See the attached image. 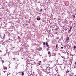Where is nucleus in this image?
Instances as JSON below:
<instances>
[{
  "instance_id": "nucleus-31",
  "label": "nucleus",
  "mask_w": 76,
  "mask_h": 76,
  "mask_svg": "<svg viewBox=\"0 0 76 76\" xmlns=\"http://www.w3.org/2000/svg\"><path fill=\"white\" fill-rule=\"evenodd\" d=\"M23 26H24V25L23 24Z\"/></svg>"
},
{
  "instance_id": "nucleus-38",
  "label": "nucleus",
  "mask_w": 76,
  "mask_h": 76,
  "mask_svg": "<svg viewBox=\"0 0 76 76\" xmlns=\"http://www.w3.org/2000/svg\"><path fill=\"white\" fill-rule=\"evenodd\" d=\"M74 76H76V75H75Z\"/></svg>"
},
{
  "instance_id": "nucleus-22",
  "label": "nucleus",
  "mask_w": 76,
  "mask_h": 76,
  "mask_svg": "<svg viewBox=\"0 0 76 76\" xmlns=\"http://www.w3.org/2000/svg\"><path fill=\"white\" fill-rule=\"evenodd\" d=\"M73 18H75V15H73Z\"/></svg>"
},
{
  "instance_id": "nucleus-24",
  "label": "nucleus",
  "mask_w": 76,
  "mask_h": 76,
  "mask_svg": "<svg viewBox=\"0 0 76 76\" xmlns=\"http://www.w3.org/2000/svg\"><path fill=\"white\" fill-rule=\"evenodd\" d=\"M13 59H14V60H15V58H13Z\"/></svg>"
},
{
  "instance_id": "nucleus-4",
  "label": "nucleus",
  "mask_w": 76,
  "mask_h": 76,
  "mask_svg": "<svg viewBox=\"0 0 76 76\" xmlns=\"http://www.w3.org/2000/svg\"><path fill=\"white\" fill-rule=\"evenodd\" d=\"M40 19H41V18H37V20H40Z\"/></svg>"
},
{
  "instance_id": "nucleus-17",
  "label": "nucleus",
  "mask_w": 76,
  "mask_h": 76,
  "mask_svg": "<svg viewBox=\"0 0 76 76\" xmlns=\"http://www.w3.org/2000/svg\"><path fill=\"white\" fill-rule=\"evenodd\" d=\"M76 46H74V49H76Z\"/></svg>"
},
{
  "instance_id": "nucleus-28",
  "label": "nucleus",
  "mask_w": 76,
  "mask_h": 76,
  "mask_svg": "<svg viewBox=\"0 0 76 76\" xmlns=\"http://www.w3.org/2000/svg\"><path fill=\"white\" fill-rule=\"evenodd\" d=\"M57 39H58V37L57 38Z\"/></svg>"
},
{
  "instance_id": "nucleus-16",
  "label": "nucleus",
  "mask_w": 76,
  "mask_h": 76,
  "mask_svg": "<svg viewBox=\"0 0 76 76\" xmlns=\"http://www.w3.org/2000/svg\"><path fill=\"white\" fill-rule=\"evenodd\" d=\"M69 72H70V71H66V73H69Z\"/></svg>"
},
{
  "instance_id": "nucleus-30",
  "label": "nucleus",
  "mask_w": 76,
  "mask_h": 76,
  "mask_svg": "<svg viewBox=\"0 0 76 76\" xmlns=\"http://www.w3.org/2000/svg\"><path fill=\"white\" fill-rule=\"evenodd\" d=\"M7 76H8V75H9L8 74H7Z\"/></svg>"
},
{
  "instance_id": "nucleus-23",
  "label": "nucleus",
  "mask_w": 76,
  "mask_h": 76,
  "mask_svg": "<svg viewBox=\"0 0 76 76\" xmlns=\"http://www.w3.org/2000/svg\"><path fill=\"white\" fill-rule=\"evenodd\" d=\"M61 49H63V47H61Z\"/></svg>"
},
{
  "instance_id": "nucleus-14",
  "label": "nucleus",
  "mask_w": 76,
  "mask_h": 76,
  "mask_svg": "<svg viewBox=\"0 0 76 76\" xmlns=\"http://www.w3.org/2000/svg\"><path fill=\"white\" fill-rule=\"evenodd\" d=\"M56 48H57V47H58V45H56Z\"/></svg>"
},
{
  "instance_id": "nucleus-37",
  "label": "nucleus",
  "mask_w": 76,
  "mask_h": 76,
  "mask_svg": "<svg viewBox=\"0 0 76 76\" xmlns=\"http://www.w3.org/2000/svg\"><path fill=\"white\" fill-rule=\"evenodd\" d=\"M40 61V62H41V61Z\"/></svg>"
},
{
  "instance_id": "nucleus-35",
  "label": "nucleus",
  "mask_w": 76,
  "mask_h": 76,
  "mask_svg": "<svg viewBox=\"0 0 76 76\" xmlns=\"http://www.w3.org/2000/svg\"><path fill=\"white\" fill-rule=\"evenodd\" d=\"M72 16H73V15H72Z\"/></svg>"
},
{
  "instance_id": "nucleus-25",
  "label": "nucleus",
  "mask_w": 76,
  "mask_h": 76,
  "mask_svg": "<svg viewBox=\"0 0 76 76\" xmlns=\"http://www.w3.org/2000/svg\"><path fill=\"white\" fill-rule=\"evenodd\" d=\"M38 64H39V65H40L41 64L40 63Z\"/></svg>"
},
{
  "instance_id": "nucleus-26",
  "label": "nucleus",
  "mask_w": 76,
  "mask_h": 76,
  "mask_svg": "<svg viewBox=\"0 0 76 76\" xmlns=\"http://www.w3.org/2000/svg\"><path fill=\"white\" fill-rule=\"evenodd\" d=\"M10 40V38H9V40Z\"/></svg>"
},
{
  "instance_id": "nucleus-15",
  "label": "nucleus",
  "mask_w": 76,
  "mask_h": 76,
  "mask_svg": "<svg viewBox=\"0 0 76 76\" xmlns=\"http://www.w3.org/2000/svg\"><path fill=\"white\" fill-rule=\"evenodd\" d=\"M15 49V47H13L12 48V50H13V49Z\"/></svg>"
},
{
  "instance_id": "nucleus-6",
  "label": "nucleus",
  "mask_w": 76,
  "mask_h": 76,
  "mask_svg": "<svg viewBox=\"0 0 76 76\" xmlns=\"http://www.w3.org/2000/svg\"><path fill=\"white\" fill-rule=\"evenodd\" d=\"M48 54H51V52L50 51H49L48 52Z\"/></svg>"
},
{
  "instance_id": "nucleus-3",
  "label": "nucleus",
  "mask_w": 76,
  "mask_h": 76,
  "mask_svg": "<svg viewBox=\"0 0 76 76\" xmlns=\"http://www.w3.org/2000/svg\"><path fill=\"white\" fill-rule=\"evenodd\" d=\"M21 73L22 76H24V73L23 72H21Z\"/></svg>"
},
{
  "instance_id": "nucleus-39",
  "label": "nucleus",
  "mask_w": 76,
  "mask_h": 76,
  "mask_svg": "<svg viewBox=\"0 0 76 76\" xmlns=\"http://www.w3.org/2000/svg\"><path fill=\"white\" fill-rule=\"evenodd\" d=\"M70 56H71V54H70Z\"/></svg>"
},
{
  "instance_id": "nucleus-5",
  "label": "nucleus",
  "mask_w": 76,
  "mask_h": 76,
  "mask_svg": "<svg viewBox=\"0 0 76 76\" xmlns=\"http://www.w3.org/2000/svg\"><path fill=\"white\" fill-rule=\"evenodd\" d=\"M55 30H56V32H57V31H58V28H55Z\"/></svg>"
},
{
  "instance_id": "nucleus-1",
  "label": "nucleus",
  "mask_w": 76,
  "mask_h": 76,
  "mask_svg": "<svg viewBox=\"0 0 76 76\" xmlns=\"http://www.w3.org/2000/svg\"><path fill=\"white\" fill-rule=\"evenodd\" d=\"M69 37H67L66 38V41H69Z\"/></svg>"
},
{
  "instance_id": "nucleus-29",
  "label": "nucleus",
  "mask_w": 76,
  "mask_h": 76,
  "mask_svg": "<svg viewBox=\"0 0 76 76\" xmlns=\"http://www.w3.org/2000/svg\"><path fill=\"white\" fill-rule=\"evenodd\" d=\"M4 73H6V71H5L4 72Z\"/></svg>"
},
{
  "instance_id": "nucleus-18",
  "label": "nucleus",
  "mask_w": 76,
  "mask_h": 76,
  "mask_svg": "<svg viewBox=\"0 0 76 76\" xmlns=\"http://www.w3.org/2000/svg\"><path fill=\"white\" fill-rule=\"evenodd\" d=\"M46 44L45 43V42H44V43H43V45H45Z\"/></svg>"
},
{
  "instance_id": "nucleus-32",
  "label": "nucleus",
  "mask_w": 76,
  "mask_h": 76,
  "mask_svg": "<svg viewBox=\"0 0 76 76\" xmlns=\"http://www.w3.org/2000/svg\"><path fill=\"white\" fill-rule=\"evenodd\" d=\"M18 42H17V43H18Z\"/></svg>"
},
{
  "instance_id": "nucleus-27",
  "label": "nucleus",
  "mask_w": 76,
  "mask_h": 76,
  "mask_svg": "<svg viewBox=\"0 0 76 76\" xmlns=\"http://www.w3.org/2000/svg\"><path fill=\"white\" fill-rule=\"evenodd\" d=\"M51 55H50L49 56V57H51Z\"/></svg>"
},
{
  "instance_id": "nucleus-9",
  "label": "nucleus",
  "mask_w": 76,
  "mask_h": 76,
  "mask_svg": "<svg viewBox=\"0 0 76 76\" xmlns=\"http://www.w3.org/2000/svg\"><path fill=\"white\" fill-rule=\"evenodd\" d=\"M7 68L6 67H4V70H5V69H6V70H7Z\"/></svg>"
},
{
  "instance_id": "nucleus-19",
  "label": "nucleus",
  "mask_w": 76,
  "mask_h": 76,
  "mask_svg": "<svg viewBox=\"0 0 76 76\" xmlns=\"http://www.w3.org/2000/svg\"><path fill=\"white\" fill-rule=\"evenodd\" d=\"M49 50V49L48 48H47V51H48Z\"/></svg>"
},
{
  "instance_id": "nucleus-33",
  "label": "nucleus",
  "mask_w": 76,
  "mask_h": 76,
  "mask_svg": "<svg viewBox=\"0 0 76 76\" xmlns=\"http://www.w3.org/2000/svg\"><path fill=\"white\" fill-rule=\"evenodd\" d=\"M46 39L47 40V38H46Z\"/></svg>"
},
{
  "instance_id": "nucleus-11",
  "label": "nucleus",
  "mask_w": 76,
  "mask_h": 76,
  "mask_svg": "<svg viewBox=\"0 0 76 76\" xmlns=\"http://www.w3.org/2000/svg\"><path fill=\"white\" fill-rule=\"evenodd\" d=\"M39 51H41V50H42V48H39Z\"/></svg>"
},
{
  "instance_id": "nucleus-8",
  "label": "nucleus",
  "mask_w": 76,
  "mask_h": 76,
  "mask_svg": "<svg viewBox=\"0 0 76 76\" xmlns=\"http://www.w3.org/2000/svg\"><path fill=\"white\" fill-rule=\"evenodd\" d=\"M18 38L19 39H21V38H20V37L19 36H18Z\"/></svg>"
},
{
  "instance_id": "nucleus-34",
  "label": "nucleus",
  "mask_w": 76,
  "mask_h": 76,
  "mask_svg": "<svg viewBox=\"0 0 76 76\" xmlns=\"http://www.w3.org/2000/svg\"><path fill=\"white\" fill-rule=\"evenodd\" d=\"M22 59H23V58H21Z\"/></svg>"
},
{
  "instance_id": "nucleus-12",
  "label": "nucleus",
  "mask_w": 76,
  "mask_h": 76,
  "mask_svg": "<svg viewBox=\"0 0 76 76\" xmlns=\"http://www.w3.org/2000/svg\"><path fill=\"white\" fill-rule=\"evenodd\" d=\"M69 76H73V75L72 74H70L69 75Z\"/></svg>"
},
{
  "instance_id": "nucleus-13",
  "label": "nucleus",
  "mask_w": 76,
  "mask_h": 76,
  "mask_svg": "<svg viewBox=\"0 0 76 76\" xmlns=\"http://www.w3.org/2000/svg\"><path fill=\"white\" fill-rule=\"evenodd\" d=\"M72 27H71L70 28V29L69 30V31H71V29H72Z\"/></svg>"
},
{
  "instance_id": "nucleus-36",
  "label": "nucleus",
  "mask_w": 76,
  "mask_h": 76,
  "mask_svg": "<svg viewBox=\"0 0 76 76\" xmlns=\"http://www.w3.org/2000/svg\"><path fill=\"white\" fill-rule=\"evenodd\" d=\"M18 60V61H19V60Z\"/></svg>"
},
{
  "instance_id": "nucleus-21",
  "label": "nucleus",
  "mask_w": 76,
  "mask_h": 76,
  "mask_svg": "<svg viewBox=\"0 0 76 76\" xmlns=\"http://www.w3.org/2000/svg\"><path fill=\"white\" fill-rule=\"evenodd\" d=\"M42 9H41L40 10V12H42Z\"/></svg>"
},
{
  "instance_id": "nucleus-2",
  "label": "nucleus",
  "mask_w": 76,
  "mask_h": 76,
  "mask_svg": "<svg viewBox=\"0 0 76 76\" xmlns=\"http://www.w3.org/2000/svg\"><path fill=\"white\" fill-rule=\"evenodd\" d=\"M46 45L48 47H49V45L48 44V43L47 42H46Z\"/></svg>"
},
{
  "instance_id": "nucleus-10",
  "label": "nucleus",
  "mask_w": 76,
  "mask_h": 76,
  "mask_svg": "<svg viewBox=\"0 0 76 76\" xmlns=\"http://www.w3.org/2000/svg\"><path fill=\"white\" fill-rule=\"evenodd\" d=\"M61 57L62 58H64V59H65V58H64V56L63 57L62 56H61Z\"/></svg>"
},
{
  "instance_id": "nucleus-20",
  "label": "nucleus",
  "mask_w": 76,
  "mask_h": 76,
  "mask_svg": "<svg viewBox=\"0 0 76 76\" xmlns=\"http://www.w3.org/2000/svg\"><path fill=\"white\" fill-rule=\"evenodd\" d=\"M2 63H4V61L2 60Z\"/></svg>"
},
{
  "instance_id": "nucleus-7",
  "label": "nucleus",
  "mask_w": 76,
  "mask_h": 76,
  "mask_svg": "<svg viewBox=\"0 0 76 76\" xmlns=\"http://www.w3.org/2000/svg\"><path fill=\"white\" fill-rule=\"evenodd\" d=\"M4 38H5V34H4V37H3L4 39Z\"/></svg>"
}]
</instances>
